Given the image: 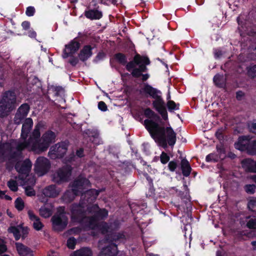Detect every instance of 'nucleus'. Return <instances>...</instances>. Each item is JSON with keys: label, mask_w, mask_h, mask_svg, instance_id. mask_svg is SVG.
Masks as SVG:
<instances>
[{"label": "nucleus", "mask_w": 256, "mask_h": 256, "mask_svg": "<svg viewBox=\"0 0 256 256\" xmlns=\"http://www.w3.org/2000/svg\"><path fill=\"white\" fill-rule=\"evenodd\" d=\"M33 226L36 230H40L43 228L44 224L40 221V219L39 218L38 220L34 222Z\"/></svg>", "instance_id": "obj_54"}, {"label": "nucleus", "mask_w": 256, "mask_h": 256, "mask_svg": "<svg viewBox=\"0 0 256 256\" xmlns=\"http://www.w3.org/2000/svg\"><path fill=\"white\" fill-rule=\"evenodd\" d=\"M166 106L170 112L179 110L180 104H176L174 100H169L167 102Z\"/></svg>", "instance_id": "obj_35"}, {"label": "nucleus", "mask_w": 256, "mask_h": 256, "mask_svg": "<svg viewBox=\"0 0 256 256\" xmlns=\"http://www.w3.org/2000/svg\"><path fill=\"white\" fill-rule=\"evenodd\" d=\"M236 149L246 152L250 155L256 154V140H250L249 136H240L237 142L234 144Z\"/></svg>", "instance_id": "obj_7"}, {"label": "nucleus", "mask_w": 256, "mask_h": 256, "mask_svg": "<svg viewBox=\"0 0 256 256\" xmlns=\"http://www.w3.org/2000/svg\"><path fill=\"white\" fill-rule=\"evenodd\" d=\"M143 176L146 179L148 183V186L150 187L153 186V180L152 178L149 176V174L145 172L143 174Z\"/></svg>", "instance_id": "obj_60"}, {"label": "nucleus", "mask_w": 256, "mask_h": 256, "mask_svg": "<svg viewBox=\"0 0 256 256\" xmlns=\"http://www.w3.org/2000/svg\"><path fill=\"white\" fill-rule=\"evenodd\" d=\"M70 210L72 220L79 224L82 222L86 216L85 204L80 202L78 204L74 203L70 206Z\"/></svg>", "instance_id": "obj_10"}, {"label": "nucleus", "mask_w": 256, "mask_h": 256, "mask_svg": "<svg viewBox=\"0 0 256 256\" xmlns=\"http://www.w3.org/2000/svg\"><path fill=\"white\" fill-rule=\"evenodd\" d=\"M92 50L93 48L90 45H84L78 54L79 60L82 62L86 61L92 56Z\"/></svg>", "instance_id": "obj_18"}, {"label": "nucleus", "mask_w": 256, "mask_h": 256, "mask_svg": "<svg viewBox=\"0 0 256 256\" xmlns=\"http://www.w3.org/2000/svg\"><path fill=\"white\" fill-rule=\"evenodd\" d=\"M242 164L246 172L256 173V160L245 158L242 161Z\"/></svg>", "instance_id": "obj_23"}, {"label": "nucleus", "mask_w": 256, "mask_h": 256, "mask_svg": "<svg viewBox=\"0 0 256 256\" xmlns=\"http://www.w3.org/2000/svg\"><path fill=\"white\" fill-rule=\"evenodd\" d=\"M246 226L250 229H256V216H253L248 220Z\"/></svg>", "instance_id": "obj_44"}, {"label": "nucleus", "mask_w": 256, "mask_h": 256, "mask_svg": "<svg viewBox=\"0 0 256 256\" xmlns=\"http://www.w3.org/2000/svg\"><path fill=\"white\" fill-rule=\"evenodd\" d=\"M72 172V167L70 165H65L60 168L52 175V181L58 184H60L68 182Z\"/></svg>", "instance_id": "obj_9"}, {"label": "nucleus", "mask_w": 256, "mask_h": 256, "mask_svg": "<svg viewBox=\"0 0 256 256\" xmlns=\"http://www.w3.org/2000/svg\"><path fill=\"white\" fill-rule=\"evenodd\" d=\"M23 140L24 142H18L16 146V149L17 151L20 152H21L26 148H29L30 146H31V148H32V144L28 139Z\"/></svg>", "instance_id": "obj_29"}, {"label": "nucleus", "mask_w": 256, "mask_h": 256, "mask_svg": "<svg viewBox=\"0 0 256 256\" xmlns=\"http://www.w3.org/2000/svg\"><path fill=\"white\" fill-rule=\"evenodd\" d=\"M7 250L6 246L2 240H0V254L5 252Z\"/></svg>", "instance_id": "obj_62"}, {"label": "nucleus", "mask_w": 256, "mask_h": 256, "mask_svg": "<svg viewBox=\"0 0 256 256\" xmlns=\"http://www.w3.org/2000/svg\"><path fill=\"white\" fill-rule=\"evenodd\" d=\"M248 74L252 78L256 77V64L248 69Z\"/></svg>", "instance_id": "obj_49"}, {"label": "nucleus", "mask_w": 256, "mask_h": 256, "mask_svg": "<svg viewBox=\"0 0 256 256\" xmlns=\"http://www.w3.org/2000/svg\"><path fill=\"white\" fill-rule=\"evenodd\" d=\"M62 90V88L60 86H56L53 88V90L55 92V96H58Z\"/></svg>", "instance_id": "obj_64"}, {"label": "nucleus", "mask_w": 256, "mask_h": 256, "mask_svg": "<svg viewBox=\"0 0 256 256\" xmlns=\"http://www.w3.org/2000/svg\"><path fill=\"white\" fill-rule=\"evenodd\" d=\"M98 108L102 112H106L108 110V107L106 103L103 101H100L98 103Z\"/></svg>", "instance_id": "obj_58"}, {"label": "nucleus", "mask_w": 256, "mask_h": 256, "mask_svg": "<svg viewBox=\"0 0 256 256\" xmlns=\"http://www.w3.org/2000/svg\"><path fill=\"white\" fill-rule=\"evenodd\" d=\"M36 13V9L32 6H29L26 8V14L28 16H34Z\"/></svg>", "instance_id": "obj_52"}, {"label": "nucleus", "mask_w": 256, "mask_h": 256, "mask_svg": "<svg viewBox=\"0 0 256 256\" xmlns=\"http://www.w3.org/2000/svg\"><path fill=\"white\" fill-rule=\"evenodd\" d=\"M68 150V144L66 142H61L52 146L48 152V156L52 158H63Z\"/></svg>", "instance_id": "obj_12"}, {"label": "nucleus", "mask_w": 256, "mask_h": 256, "mask_svg": "<svg viewBox=\"0 0 256 256\" xmlns=\"http://www.w3.org/2000/svg\"><path fill=\"white\" fill-rule=\"evenodd\" d=\"M147 118L144 124L152 138L158 146L166 149L168 145L173 148L176 141V134L170 126L165 127L160 116L150 108L144 110Z\"/></svg>", "instance_id": "obj_1"}, {"label": "nucleus", "mask_w": 256, "mask_h": 256, "mask_svg": "<svg viewBox=\"0 0 256 256\" xmlns=\"http://www.w3.org/2000/svg\"><path fill=\"white\" fill-rule=\"evenodd\" d=\"M184 191L178 190L176 187H172V189L177 193V196L180 198L182 202L186 204L188 208L191 206L190 196V195L189 189L186 182L184 184Z\"/></svg>", "instance_id": "obj_15"}, {"label": "nucleus", "mask_w": 256, "mask_h": 256, "mask_svg": "<svg viewBox=\"0 0 256 256\" xmlns=\"http://www.w3.org/2000/svg\"><path fill=\"white\" fill-rule=\"evenodd\" d=\"M33 126V120L30 118L25 119L22 128L20 138L27 139Z\"/></svg>", "instance_id": "obj_17"}, {"label": "nucleus", "mask_w": 256, "mask_h": 256, "mask_svg": "<svg viewBox=\"0 0 256 256\" xmlns=\"http://www.w3.org/2000/svg\"><path fill=\"white\" fill-rule=\"evenodd\" d=\"M90 185V180L86 178L78 177L76 179L72 184V187L74 189H76L78 192L80 194L84 192V190L86 186H89Z\"/></svg>", "instance_id": "obj_16"}, {"label": "nucleus", "mask_w": 256, "mask_h": 256, "mask_svg": "<svg viewBox=\"0 0 256 256\" xmlns=\"http://www.w3.org/2000/svg\"><path fill=\"white\" fill-rule=\"evenodd\" d=\"M150 64V61L148 56L136 53L133 60L127 64L126 68L128 72H131L132 77L139 78L141 73L148 72L147 66Z\"/></svg>", "instance_id": "obj_4"}, {"label": "nucleus", "mask_w": 256, "mask_h": 256, "mask_svg": "<svg viewBox=\"0 0 256 256\" xmlns=\"http://www.w3.org/2000/svg\"><path fill=\"white\" fill-rule=\"evenodd\" d=\"M8 233L13 234L16 240H18L20 238L21 234L20 230L17 226H10L8 229Z\"/></svg>", "instance_id": "obj_32"}, {"label": "nucleus", "mask_w": 256, "mask_h": 256, "mask_svg": "<svg viewBox=\"0 0 256 256\" xmlns=\"http://www.w3.org/2000/svg\"><path fill=\"white\" fill-rule=\"evenodd\" d=\"M32 166V162L30 159L26 158L20 165L18 164H16L15 166V168L19 173L26 174L29 172L31 169Z\"/></svg>", "instance_id": "obj_20"}, {"label": "nucleus", "mask_w": 256, "mask_h": 256, "mask_svg": "<svg viewBox=\"0 0 256 256\" xmlns=\"http://www.w3.org/2000/svg\"><path fill=\"white\" fill-rule=\"evenodd\" d=\"M80 44L74 38L70 42L65 46V49L63 50L62 56L63 58H66L74 54L80 48Z\"/></svg>", "instance_id": "obj_14"}, {"label": "nucleus", "mask_w": 256, "mask_h": 256, "mask_svg": "<svg viewBox=\"0 0 256 256\" xmlns=\"http://www.w3.org/2000/svg\"><path fill=\"white\" fill-rule=\"evenodd\" d=\"M99 192L95 189H90L82 192L81 195L80 202H82L85 205L93 204L96 200Z\"/></svg>", "instance_id": "obj_13"}, {"label": "nucleus", "mask_w": 256, "mask_h": 256, "mask_svg": "<svg viewBox=\"0 0 256 256\" xmlns=\"http://www.w3.org/2000/svg\"><path fill=\"white\" fill-rule=\"evenodd\" d=\"M70 58L68 60V62L72 66H76L78 63L79 60L78 58L74 56V54L69 56Z\"/></svg>", "instance_id": "obj_53"}, {"label": "nucleus", "mask_w": 256, "mask_h": 256, "mask_svg": "<svg viewBox=\"0 0 256 256\" xmlns=\"http://www.w3.org/2000/svg\"><path fill=\"white\" fill-rule=\"evenodd\" d=\"M180 168L184 176L187 177L190 176L192 168L188 160L184 158L181 160Z\"/></svg>", "instance_id": "obj_27"}, {"label": "nucleus", "mask_w": 256, "mask_h": 256, "mask_svg": "<svg viewBox=\"0 0 256 256\" xmlns=\"http://www.w3.org/2000/svg\"><path fill=\"white\" fill-rule=\"evenodd\" d=\"M28 217H29V218L30 220H31V221H36V220H38L40 218L36 216L34 212H33L31 211V210H29L28 212Z\"/></svg>", "instance_id": "obj_61"}, {"label": "nucleus", "mask_w": 256, "mask_h": 256, "mask_svg": "<svg viewBox=\"0 0 256 256\" xmlns=\"http://www.w3.org/2000/svg\"><path fill=\"white\" fill-rule=\"evenodd\" d=\"M10 150V148L9 147V146H8V148H6L4 144L0 145V158H6V152Z\"/></svg>", "instance_id": "obj_46"}, {"label": "nucleus", "mask_w": 256, "mask_h": 256, "mask_svg": "<svg viewBox=\"0 0 256 256\" xmlns=\"http://www.w3.org/2000/svg\"><path fill=\"white\" fill-rule=\"evenodd\" d=\"M15 245L20 256H34L33 251L22 243L16 242Z\"/></svg>", "instance_id": "obj_19"}, {"label": "nucleus", "mask_w": 256, "mask_h": 256, "mask_svg": "<svg viewBox=\"0 0 256 256\" xmlns=\"http://www.w3.org/2000/svg\"><path fill=\"white\" fill-rule=\"evenodd\" d=\"M213 81L216 86L219 88H222L224 86L223 76L219 74H216L214 76Z\"/></svg>", "instance_id": "obj_37"}, {"label": "nucleus", "mask_w": 256, "mask_h": 256, "mask_svg": "<svg viewBox=\"0 0 256 256\" xmlns=\"http://www.w3.org/2000/svg\"><path fill=\"white\" fill-rule=\"evenodd\" d=\"M125 240L126 236L122 232H112L108 234L104 240V243H108V245L101 250L98 256H116L118 250L116 243Z\"/></svg>", "instance_id": "obj_3"}, {"label": "nucleus", "mask_w": 256, "mask_h": 256, "mask_svg": "<svg viewBox=\"0 0 256 256\" xmlns=\"http://www.w3.org/2000/svg\"><path fill=\"white\" fill-rule=\"evenodd\" d=\"M178 167V164L176 161L172 160L169 162L168 168L170 172H174Z\"/></svg>", "instance_id": "obj_56"}, {"label": "nucleus", "mask_w": 256, "mask_h": 256, "mask_svg": "<svg viewBox=\"0 0 256 256\" xmlns=\"http://www.w3.org/2000/svg\"><path fill=\"white\" fill-rule=\"evenodd\" d=\"M140 92V94L146 96H148L155 100L152 103L153 108L161 116L162 120H168V114L165 103L162 96L159 95L162 94L161 92L148 83H144L143 88Z\"/></svg>", "instance_id": "obj_2"}, {"label": "nucleus", "mask_w": 256, "mask_h": 256, "mask_svg": "<svg viewBox=\"0 0 256 256\" xmlns=\"http://www.w3.org/2000/svg\"><path fill=\"white\" fill-rule=\"evenodd\" d=\"M96 220H103L108 216V211L105 208L99 209L93 214Z\"/></svg>", "instance_id": "obj_31"}, {"label": "nucleus", "mask_w": 256, "mask_h": 256, "mask_svg": "<svg viewBox=\"0 0 256 256\" xmlns=\"http://www.w3.org/2000/svg\"><path fill=\"white\" fill-rule=\"evenodd\" d=\"M28 81L30 82V84L32 85H36L40 83V80L36 76H31L28 80Z\"/></svg>", "instance_id": "obj_59"}, {"label": "nucleus", "mask_w": 256, "mask_h": 256, "mask_svg": "<svg viewBox=\"0 0 256 256\" xmlns=\"http://www.w3.org/2000/svg\"><path fill=\"white\" fill-rule=\"evenodd\" d=\"M98 8V6L96 8L85 10L84 12V16L90 20L100 19L102 17V12L97 9Z\"/></svg>", "instance_id": "obj_22"}, {"label": "nucleus", "mask_w": 256, "mask_h": 256, "mask_svg": "<svg viewBox=\"0 0 256 256\" xmlns=\"http://www.w3.org/2000/svg\"><path fill=\"white\" fill-rule=\"evenodd\" d=\"M86 207V210L88 213L93 214H94L99 209L98 204H88L85 205V208Z\"/></svg>", "instance_id": "obj_40"}, {"label": "nucleus", "mask_w": 256, "mask_h": 256, "mask_svg": "<svg viewBox=\"0 0 256 256\" xmlns=\"http://www.w3.org/2000/svg\"><path fill=\"white\" fill-rule=\"evenodd\" d=\"M42 127L41 124L38 123L34 127V130L30 136L28 140L32 144V150H33L34 144L35 142H40L39 140L40 136V128Z\"/></svg>", "instance_id": "obj_21"}, {"label": "nucleus", "mask_w": 256, "mask_h": 256, "mask_svg": "<svg viewBox=\"0 0 256 256\" xmlns=\"http://www.w3.org/2000/svg\"><path fill=\"white\" fill-rule=\"evenodd\" d=\"M98 220L94 217V215L92 216H86L84 218V220L80 224H84L86 227L91 229H94L96 227L98 226Z\"/></svg>", "instance_id": "obj_25"}, {"label": "nucleus", "mask_w": 256, "mask_h": 256, "mask_svg": "<svg viewBox=\"0 0 256 256\" xmlns=\"http://www.w3.org/2000/svg\"><path fill=\"white\" fill-rule=\"evenodd\" d=\"M218 156L214 153L208 154L206 158V160L207 162H217L218 161Z\"/></svg>", "instance_id": "obj_42"}, {"label": "nucleus", "mask_w": 256, "mask_h": 256, "mask_svg": "<svg viewBox=\"0 0 256 256\" xmlns=\"http://www.w3.org/2000/svg\"><path fill=\"white\" fill-rule=\"evenodd\" d=\"M246 126L248 130L250 132L256 134V120L248 122Z\"/></svg>", "instance_id": "obj_39"}, {"label": "nucleus", "mask_w": 256, "mask_h": 256, "mask_svg": "<svg viewBox=\"0 0 256 256\" xmlns=\"http://www.w3.org/2000/svg\"><path fill=\"white\" fill-rule=\"evenodd\" d=\"M114 58L120 64L125 66L128 62L126 55L122 52H118L114 56Z\"/></svg>", "instance_id": "obj_30"}, {"label": "nucleus", "mask_w": 256, "mask_h": 256, "mask_svg": "<svg viewBox=\"0 0 256 256\" xmlns=\"http://www.w3.org/2000/svg\"><path fill=\"white\" fill-rule=\"evenodd\" d=\"M43 194L49 198H56L58 194L56 186L52 184L45 188L43 190Z\"/></svg>", "instance_id": "obj_26"}, {"label": "nucleus", "mask_w": 256, "mask_h": 256, "mask_svg": "<svg viewBox=\"0 0 256 256\" xmlns=\"http://www.w3.org/2000/svg\"><path fill=\"white\" fill-rule=\"evenodd\" d=\"M76 241L74 237H70L67 240L66 246L68 248L71 250H74L75 248Z\"/></svg>", "instance_id": "obj_45"}, {"label": "nucleus", "mask_w": 256, "mask_h": 256, "mask_svg": "<svg viewBox=\"0 0 256 256\" xmlns=\"http://www.w3.org/2000/svg\"><path fill=\"white\" fill-rule=\"evenodd\" d=\"M50 168V160L44 156L38 157L34 164V171L38 176L46 174Z\"/></svg>", "instance_id": "obj_11"}, {"label": "nucleus", "mask_w": 256, "mask_h": 256, "mask_svg": "<svg viewBox=\"0 0 256 256\" xmlns=\"http://www.w3.org/2000/svg\"><path fill=\"white\" fill-rule=\"evenodd\" d=\"M26 117V116L16 111L14 119V124L16 125L20 124L24 120V121Z\"/></svg>", "instance_id": "obj_36"}, {"label": "nucleus", "mask_w": 256, "mask_h": 256, "mask_svg": "<svg viewBox=\"0 0 256 256\" xmlns=\"http://www.w3.org/2000/svg\"><path fill=\"white\" fill-rule=\"evenodd\" d=\"M244 188L246 193L253 194L255 192L256 186L254 184H246Z\"/></svg>", "instance_id": "obj_43"}, {"label": "nucleus", "mask_w": 256, "mask_h": 256, "mask_svg": "<svg viewBox=\"0 0 256 256\" xmlns=\"http://www.w3.org/2000/svg\"><path fill=\"white\" fill-rule=\"evenodd\" d=\"M106 57V54L102 51L98 53L95 58L94 59L93 62L97 63L98 62L102 60Z\"/></svg>", "instance_id": "obj_51"}, {"label": "nucleus", "mask_w": 256, "mask_h": 256, "mask_svg": "<svg viewBox=\"0 0 256 256\" xmlns=\"http://www.w3.org/2000/svg\"><path fill=\"white\" fill-rule=\"evenodd\" d=\"M55 133L52 130H48L44 133L40 142H35L33 146V151L44 152L46 151L50 144L54 142L56 138Z\"/></svg>", "instance_id": "obj_8"}, {"label": "nucleus", "mask_w": 256, "mask_h": 256, "mask_svg": "<svg viewBox=\"0 0 256 256\" xmlns=\"http://www.w3.org/2000/svg\"><path fill=\"white\" fill-rule=\"evenodd\" d=\"M40 214L44 218H49L52 214V210L45 206H41L39 210Z\"/></svg>", "instance_id": "obj_33"}, {"label": "nucleus", "mask_w": 256, "mask_h": 256, "mask_svg": "<svg viewBox=\"0 0 256 256\" xmlns=\"http://www.w3.org/2000/svg\"><path fill=\"white\" fill-rule=\"evenodd\" d=\"M170 156L164 152H162L160 156V161L162 164H166L170 160Z\"/></svg>", "instance_id": "obj_48"}, {"label": "nucleus", "mask_w": 256, "mask_h": 256, "mask_svg": "<svg viewBox=\"0 0 256 256\" xmlns=\"http://www.w3.org/2000/svg\"><path fill=\"white\" fill-rule=\"evenodd\" d=\"M30 110V106L27 103L22 104L18 109L17 112L22 114L24 116H28Z\"/></svg>", "instance_id": "obj_34"}, {"label": "nucleus", "mask_w": 256, "mask_h": 256, "mask_svg": "<svg viewBox=\"0 0 256 256\" xmlns=\"http://www.w3.org/2000/svg\"><path fill=\"white\" fill-rule=\"evenodd\" d=\"M54 230L58 232H62L66 228L68 224V218L66 214L65 208L64 206H60L58 208L57 212L52 217Z\"/></svg>", "instance_id": "obj_6"}, {"label": "nucleus", "mask_w": 256, "mask_h": 256, "mask_svg": "<svg viewBox=\"0 0 256 256\" xmlns=\"http://www.w3.org/2000/svg\"><path fill=\"white\" fill-rule=\"evenodd\" d=\"M248 234L244 230L238 231L235 233L234 238V240L237 241H242L246 240Z\"/></svg>", "instance_id": "obj_38"}, {"label": "nucleus", "mask_w": 256, "mask_h": 256, "mask_svg": "<svg viewBox=\"0 0 256 256\" xmlns=\"http://www.w3.org/2000/svg\"><path fill=\"white\" fill-rule=\"evenodd\" d=\"M16 94L14 89L6 90L0 98V118L7 116L16 107Z\"/></svg>", "instance_id": "obj_5"}, {"label": "nucleus", "mask_w": 256, "mask_h": 256, "mask_svg": "<svg viewBox=\"0 0 256 256\" xmlns=\"http://www.w3.org/2000/svg\"><path fill=\"white\" fill-rule=\"evenodd\" d=\"M80 195L76 189H74L72 187L71 190H67L64 194L62 198L66 203L71 202L74 200L76 196Z\"/></svg>", "instance_id": "obj_24"}, {"label": "nucleus", "mask_w": 256, "mask_h": 256, "mask_svg": "<svg viewBox=\"0 0 256 256\" xmlns=\"http://www.w3.org/2000/svg\"><path fill=\"white\" fill-rule=\"evenodd\" d=\"M8 186L13 192H16L18 190V184L16 180H9L8 182Z\"/></svg>", "instance_id": "obj_47"}, {"label": "nucleus", "mask_w": 256, "mask_h": 256, "mask_svg": "<svg viewBox=\"0 0 256 256\" xmlns=\"http://www.w3.org/2000/svg\"><path fill=\"white\" fill-rule=\"evenodd\" d=\"M15 208L18 210H22L24 207V204L21 198L18 197L14 202Z\"/></svg>", "instance_id": "obj_41"}, {"label": "nucleus", "mask_w": 256, "mask_h": 256, "mask_svg": "<svg viewBox=\"0 0 256 256\" xmlns=\"http://www.w3.org/2000/svg\"><path fill=\"white\" fill-rule=\"evenodd\" d=\"M92 252L90 248H82L75 251L70 256H92Z\"/></svg>", "instance_id": "obj_28"}, {"label": "nucleus", "mask_w": 256, "mask_h": 256, "mask_svg": "<svg viewBox=\"0 0 256 256\" xmlns=\"http://www.w3.org/2000/svg\"><path fill=\"white\" fill-rule=\"evenodd\" d=\"M223 52L220 49H215L214 50V55L216 58H219L222 56Z\"/></svg>", "instance_id": "obj_63"}, {"label": "nucleus", "mask_w": 256, "mask_h": 256, "mask_svg": "<svg viewBox=\"0 0 256 256\" xmlns=\"http://www.w3.org/2000/svg\"><path fill=\"white\" fill-rule=\"evenodd\" d=\"M25 194L28 196H34L36 192L30 186H28L25 188Z\"/></svg>", "instance_id": "obj_50"}, {"label": "nucleus", "mask_w": 256, "mask_h": 256, "mask_svg": "<svg viewBox=\"0 0 256 256\" xmlns=\"http://www.w3.org/2000/svg\"><path fill=\"white\" fill-rule=\"evenodd\" d=\"M248 207L249 209H252L256 207V198H252L248 201Z\"/></svg>", "instance_id": "obj_57"}, {"label": "nucleus", "mask_w": 256, "mask_h": 256, "mask_svg": "<svg viewBox=\"0 0 256 256\" xmlns=\"http://www.w3.org/2000/svg\"><path fill=\"white\" fill-rule=\"evenodd\" d=\"M76 40L79 42V43L84 42L87 39V36L86 34H82L80 32H78V36L75 38Z\"/></svg>", "instance_id": "obj_55"}]
</instances>
